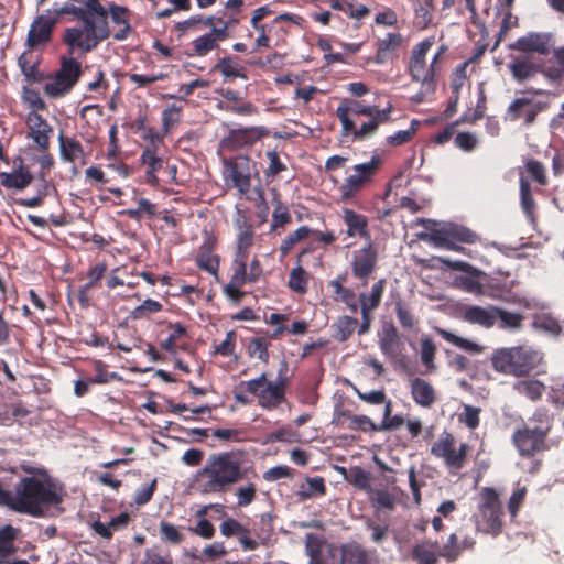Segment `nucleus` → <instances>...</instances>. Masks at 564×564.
Segmentation results:
<instances>
[{"mask_svg":"<svg viewBox=\"0 0 564 564\" xmlns=\"http://www.w3.org/2000/svg\"><path fill=\"white\" fill-rule=\"evenodd\" d=\"M520 204L525 216L533 221L535 218V202L530 184L524 178L520 180Z\"/></svg>","mask_w":564,"mask_h":564,"instance_id":"bf43d9fd","label":"nucleus"},{"mask_svg":"<svg viewBox=\"0 0 564 564\" xmlns=\"http://www.w3.org/2000/svg\"><path fill=\"white\" fill-rule=\"evenodd\" d=\"M131 521V517L128 512H121L117 517H113L109 523L105 524L99 520L91 523V529L96 534L100 535L106 540H111L115 531L126 529Z\"/></svg>","mask_w":564,"mask_h":564,"instance_id":"2f4dec72","label":"nucleus"},{"mask_svg":"<svg viewBox=\"0 0 564 564\" xmlns=\"http://www.w3.org/2000/svg\"><path fill=\"white\" fill-rule=\"evenodd\" d=\"M430 237L435 246L454 251L460 250V247L456 245V241L474 243L478 238L470 229L453 224L441 229L433 230Z\"/></svg>","mask_w":564,"mask_h":564,"instance_id":"2eb2a0df","label":"nucleus"},{"mask_svg":"<svg viewBox=\"0 0 564 564\" xmlns=\"http://www.w3.org/2000/svg\"><path fill=\"white\" fill-rule=\"evenodd\" d=\"M476 546V539L465 534L463 529L452 533L438 551V556L448 563L455 562L465 551H473Z\"/></svg>","mask_w":564,"mask_h":564,"instance_id":"412c9836","label":"nucleus"},{"mask_svg":"<svg viewBox=\"0 0 564 564\" xmlns=\"http://www.w3.org/2000/svg\"><path fill=\"white\" fill-rule=\"evenodd\" d=\"M404 37L399 32H388L384 37L379 39L376 43L375 62L384 64L393 54H395L403 45Z\"/></svg>","mask_w":564,"mask_h":564,"instance_id":"bb28decb","label":"nucleus"},{"mask_svg":"<svg viewBox=\"0 0 564 564\" xmlns=\"http://www.w3.org/2000/svg\"><path fill=\"white\" fill-rule=\"evenodd\" d=\"M400 335L392 323L384 324L379 333V348L389 359L394 360L401 350Z\"/></svg>","mask_w":564,"mask_h":564,"instance_id":"a878e982","label":"nucleus"},{"mask_svg":"<svg viewBox=\"0 0 564 564\" xmlns=\"http://www.w3.org/2000/svg\"><path fill=\"white\" fill-rule=\"evenodd\" d=\"M106 272H107V264L105 262H99L88 270V272H87L88 281L84 285H82L78 290V296H79L80 303H84V301H87L88 292L97 285V283L104 278Z\"/></svg>","mask_w":564,"mask_h":564,"instance_id":"a18cd8bd","label":"nucleus"},{"mask_svg":"<svg viewBox=\"0 0 564 564\" xmlns=\"http://www.w3.org/2000/svg\"><path fill=\"white\" fill-rule=\"evenodd\" d=\"M421 361L427 370H434V358L436 355V346L430 337H423L421 339Z\"/></svg>","mask_w":564,"mask_h":564,"instance_id":"338daca9","label":"nucleus"},{"mask_svg":"<svg viewBox=\"0 0 564 564\" xmlns=\"http://www.w3.org/2000/svg\"><path fill=\"white\" fill-rule=\"evenodd\" d=\"M237 505L239 507H247L251 505L257 497V486L253 482H248L236 489Z\"/></svg>","mask_w":564,"mask_h":564,"instance_id":"774afa93","label":"nucleus"},{"mask_svg":"<svg viewBox=\"0 0 564 564\" xmlns=\"http://www.w3.org/2000/svg\"><path fill=\"white\" fill-rule=\"evenodd\" d=\"M529 421L534 424L531 429L543 432L544 436H549L554 422L553 414L545 406H540L534 410Z\"/></svg>","mask_w":564,"mask_h":564,"instance_id":"09e8293b","label":"nucleus"},{"mask_svg":"<svg viewBox=\"0 0 564 564\" xmlns=\"http://www.w3.org/2000/svg\"><path fill=\"white\" fill-rule=\"evenodd\" d=\"M167 327L170 329V334L166 339L161 343V347L167 352H175L178 339L187 334V329L180 322L169 323Z\"/></svg>","mask_w":564,"mask_h":564,"instance_id":"13d9d810","label":"nucleus"},{"mask_svg":"<svg viewBox=\"0 0 564 564\" xmlns=\"http://www.w3.org/2000/svg\"><path fill=\"white\" fill-rule=\"evenodd\" d=\"M269 135L264 127H247L229 130L221 140V147L228 151H236L242 148L252 147L256 142Z\"/></svg>","mask_w":564,"mask_h":564,"instance_id":"dca6fc26","label":"nucleus"},{"mask_svg":"<svg viewBox=\"0 0 564 564\" xmlns=\"http://www.w3.org/2000/svg\"><path fill=\"white\" fill-rule=\"evenodd\" d=\"M547 391V401L554 408L561 410L564 408V380L562 378L551 379Z\"/></svg>","mask_w":564,"mask_h":564,"instance_id":"680f3d73","label":"nucleus"},{"mask_svg":"<svg viewBox=\"0 0 564 564\" xmlns=\"http://www.w3.org/2000/svg\"><path fill=\"white\" fill-rule=\"evenodd\" d=\"M58 143L61 158L65 162L75 163L77 160L83 159L86 155L83 144L75 138L59 133Z\"/></svg>","mask_w":564,"mask_h":564,"instance_id":"f704fd0d","label":"nucleus"},{"mask_svg":"<svg viewBox=\"0 0 564 564\" xmlns=\"http://www.w3.org/2000/svg\"><path fill=\"white\" fill-rule=\"evenodd\" d=\"M310 274L304 270L302 263H297L289 274L288 288L293 292L304 295L308 290Z\"/></svg>","mask_w":564,"mask_h":564,"instance_id":"49530a36","label":"nucleus"},{"mask_svg":"<svg viewBox=\"0 0 564 564\" xmlns=\"http://www.w3.org/2000/svg\"><path fill=\"white\" fill-rule=\"evenodd\" d=\"M236 231L234 258L230 263V280L224 285V295L234 303H240L246 296L241 289L247 283H257L263 273L261 261L257 256L249 262L257 234L250 217L242 209H237L232 218Z\"/></svg>","mask_w":564,"mask_h":564,"instance_id":"f257e3e1","label":"nucleus"},{"mask_svg":"<svg viewBox=\"0 0 564 564\" xmlns=\"http://www.w3.org/2000/svg\"><path fill=\"white\" fill-rule=\"evenodd\" d=\"M387 285V279L382 278L379 279L376 283L372 284L371 291L369 294L360 293L359 294V302L362 305L377 308L379 307L384 290Z\"/></svg>","mask_w":564,"mask_h":564,"instance_id":"5fc2aeb1","label":"nucleus"},{"mask_svg":"<svg viewBox=\"0 0 564 564\" xmlns=\"http://www.w3.org/2000/svg\"><path fill=\"white\" fill-rule=\"evenodd\" d=\"M512 390L531 402H539L546 391V386L538 379H521L512 384Z\"/></svg>","mask_w":564,"mask_h":564,"instance_id":"72a5a7b5","label":"nucleus"},{"mask_svg":"<svg viewBox=\"0 0 564 564\" xmlns=\"http://www.w3.org/2000/svg\"><path fill=\"white\" fill-rule=\"evenodd\" d=\"M540 73L550 82L558 83L564 77V46L554 48L553 56L541 66Z\"/></svg>","mask_w":564,"mask_h":564,"instance_id":"473e14b6","label":"nucleus"},{"mask_svg":"<svg viewBox=\"0 0 564 564\" xmlns=\"http://www.w3.org/2000/svg\"><path fill=\"white\" fill-rule=\"evenodd\" d=\"M162 308L163 305L159 301L147 299L131 311L130 317L132 319L148 318L150 315L161 312Z\"/></svg>","mask_w":564,"mask_h":564,"instance_id":"e2e57ef3","label":"nucleus"},{"mask_svg":"<svg viewBox=\"0 0 564 564\" xmlns=\"http://www.w3.org/2000/svg\"><path fill=\"white\" fill-rule=\"evenodd\" d=\"M381 164V158L375 154L370 161L351 166L350 171L352 173L348 174L341 183L336 177H330L334 184H338L339 200L349 203L358 197L364 189L370 187Z\"/></svg>","mask_w":564,"mask_h":564,"instance_id":"6e6552de","label":"nucleus"},{"mask_svg":"<svg viewBox=\"0 0 564 564\" xmlns=\"http://www.w3.org/2000/svg\"><path fill=\"white\" fill-rule=\"evenodd\" d=\"M288 364L282 361L278 378L272 381L268 378L267 372H262L259 377L241 381L235 392V399L241 404L249 403V400L242 394L247 392L257 398L258 405L267 411L276 410L286 401V389L289 387V378L285 376Z\"/></svg>","mask_w":564,"mask_h":564,"instance_id":"39448f33","label":"nucleus"},{"mask_svg":"<svg viewBox=\"0 0 564 564\" xmlns=\"http://www.w3.org/2000/svg\"><path fill=\"white\" fill-rule=\"evenodd\" d=\"M216 245V238L207 236L199 246L194 261L198 269L206 271L218 280L220 257L215 253Z\"/></svg>","mask_w":564,"mask_h":564,"instance_id":"4be33fe9","label":"nucleus"},{"mask_svg":"<svg viewBox=\"0 0 564 564\" xmlns=\"http://www.w3.org/2000/svg\"><path fill=\"white\" fill-rule=\"evenodd\" d=\"M327 488L325 479L321 476L305 477L304 481L299 485L295 495L299 501H306L313 498H319L326 495Z\"/></svg>","mask_w":564,"mask_h":564,"instance_id":"7c9ffc66","label":"nucleus"},{"mask_svg":"<svg viewBox=\"0 0 564 564\" xmlns=\"http://www.w3.org/2000/svg\"><path fill=\"white\" fill-rule=\"evenodd\" d=\"M240 452H220L210 454L203 467L193 477V488L203 495H224L243 480Z\"/></svg>","mask_w":564,"mask_h":564,"instance_id":"f03ea898","label":"nucleus"},{"mask_svg":"<svg viewBox=\"0 0 564 564\" xmlns=\"http://www.w3.org/2000/svg\"><path fill=\"white\" fill-rule=\"evenodd\" d=\"M511 443L523 458H533L536 454L550 448L543 432L533 430L525 423L513 431Z\"/></svg>","mask_w":564,"mask_h":564,"instance_id":"ddd939ff","label":"nucleus"},{"mask_svg":"<svg viewBox=\"0 0 564 564\" xmlns=\"http://www.w3.org/2000/svg\"><path fill=\"white\" fill-rule=\"evenodd\" d=\"M516 281L509 273L485 276L484 296L507 303H519L520 299L512 292Z\"/></svg>","mask_w":564,"mask_h":564,"instance_id":"f3484780","label":"nucleus"},{"mask_svg":"<svg viewBox=\"0 0 564 564\" xmlns=\"http://www.w3.org/2000/svg\"><path fill=\"white\" fill-rule=\"evenodd\" d=\"M137 205L135 208H128L122 214L135 221H140L144 216L151 219L158 215V206L147 198H139Z\"/></svg>","mask_w":564,"mask_h":564,"instance_id":"3c124183","label":"nucleus"},{"mask_svg":"<svg viewBox=\"0 0 564 564\" xmlns=\"http://www.w3.org/2000/svg\"><path fill=\"white\" fill-rule=\"evenodd\" d=\"M370 501L376 509L392 511L395 508V497L384 489L373 490L370 496Z\"/></svg>","mask_w":564,"mask_h":564,"instance_id":"0e129e2a","label":"nucleus"},{"mask_svg":"<svg viewBox=\"0 0 564 564\" xmlns=\"http://www.w3.org/2000/svg\"><path fill=\"white\" fill-rule=\"evenodd\" d=\"M25 123L29 129L28 138L33 140L39 151H48L53 127L36 111L26 115Z\"/></svg>","mask_w":564,"mask_h":564,"instance_id":"aec40b11","label":"nucleus"},{"mask_svg":"<svg viewBox=\"0 0 564 564\" xmlns=\"http://www.w3.org/2000/svg\"><path fill=\"white\" fill-rule=\"evenodd\" d=\"M392 111L391 102L380 109L377 105L345 98L335 113L341 124L343 137H351L354 141H365L375 135L381 124L391 120Z\"/></svg>","mask_w":564,"mask_h":564,"instance_id":"20e7f679","label":"nucleus"},{"mask_svg":"<svg viewBox=\"0 0 564 564\" xmlns=\"http://www.w3.org/2000/svg\"><path fill=\"white\" fill-rule=\"evenodd\" d=\"M411 395L416 404L430 409L436 402V392L433 386L422 378H414L410 382Z\"/></svg>","mask_w":564,"mask_h":564,"instance_id":"c756f323","label":"nucleus"},{"mask_svg":"<svg viewBox=\"0 0 564 564\" xmlns=\"http://www.w3.org/2000/svg\"><path fill=\"white\" fill-rule=\"evenodd\" d=\"M18 64L29 84L41 83L47 77L39 69V61H33L31 53H23L19 57Z\"/></svg>","mask_w":564,"mask_h":564,"instance_id":"58836bf2","label":"nucleus"},{"mask_svg":"<svg viewBox=\"0 0 564 564\" xmlns=\"http://www.w3.org/2000/svg\"><path fill=\"white\" fill-rule=\"evenodd\" d=\"M434 36H429L413 46L410 62L409 73L413 82L421 83L422 87L430 93H434L436 88V79H433V67L426 65V54L434 45Z\"/></svg>","mask_w":564,"mask_h":564,"instance_id":"9d476101","label":"nucleus"},{"mask_svg":"<svg viewBox=\"0 0 564 564\" xmlns=\"http://www.w3.org/2000/svg\"><path fill=\"white\" fill-rule=\"evenodd\" d=\"M436 332L444 340L470 355H477L484 351V347L481 345L467 338L460 337L447 329L436 328Z\"/></svg>","mask_w":564,"mask_h":564,"instance_id":"79ce46f5","label":"nucleus"},{"mask_svg":"<svg viewBox=\"0 0 564 564\" xmlns=\"http://www.w3.org/2000/svg\"><path fill=\"white\" fill-rule=\"evenodd\" d=\"M341 219L346 226L345 234L348 238H360L366 240V242L371 241L369 220L367 216L351 208L345 207L341 209Z\"/></svg>","mask_w":564,"mask_h":564,"instance_id":"b1692460","label":"nucleus"},{"mask_svg":"<svg viewBox=\"0 0 564 564\" xmlns=\"http://www.w3.org/2000/svg\"><path fill=\"white\" fill-rule=\"evenodd\" d=\"M414 18L413 24L419 30L426 29L433 20L434 1L433 0H411Z\"/></svg>","mask_w":564,"mask_h":564,"instance_id":"4c0bfd02","label":"nucleus"},{"mask_svg":"<svg viewBox=\"0 0 564 564\" xmlns=\"http://www.w3.org/2000/svg\"><path fill=\"white\" fill-rule=\"evenodd\" d=\"M495 310L496 306L494 305L487 307L470 305L465 307L462 318L469 324L489 329L495 326Z\"/></svg>","mask_w":564,"mask_h":564,"instance_id":"cd10ccee","label":"nucleus"},{"mask_svg":"<svg viewBox=\"0 0 564 564\" xmlns=\"http://www.w3.org/2000/svg\"><path fill=\"white\" fill-rule=\"evenodd\" d=\"M475 273L476 276L459 278V284L466 292L484 296L486 274L478 270H475Z\"/></svg>","mask_w":564,"mask_h":564,"instance_id":"052dcab7","label":"nucleus"},{"mask_svg":"<svg viewBox=\"0 0 564 564\" xmlns=\"http://www.w3.org/2000/svg\"><path fill=\"white\" fill-rule=\"evenodd\" d=\"M55 24L56 19L54 18L45 15H39L35 18L28 33L26 44L30 47H36L50 42Z\"/></svg>","mask_w":564,"mask_h":564,"instance_id":"393cba45","label":"nucleus"},{"mask_svg":"<svg viewBox=\"0 0 564 564\" xmlns=\"http://www.w3.org/2000/svg\"><path fill=\"white\" fill-rule=\"evenodd\" d=\"M19 533L20 529L11 524H6L0 528V557L7 560L18 551L15 541Z\"/></svg>","mask_w":564,"mask_h":564,"instance_id":"a19ab883","label":"nucleus"},{"mask_svg":"<svg viewBox=\"0 0 564 564\" xmlns=\"http://www.w3.org/2000/svg\"><path fill=\"white\" fill-rule=\"evenodd\" d=\"M312 232H314L313 228L308 226H301L292 232L288 234L281 241L279 247V252L281 257H286L291 250L302 240L308 238Z\"/></svg>","mask_w":564,"mask_h":564,"instance_id":"c03bdc74","label":"nucleus"},{"mask_svg":"<svg viewBox=\"0 0 564 564\" xmlns=\"http://www.w3.org/2000/svg\"><path fill=\"white\" fill-rule=\"evenodd\" d=\"M106 11V22H108V17L110 18L111 23L115 26V31L112 33V37L116 41H124L132 33L133 29L131 26V17L132 11L128 7H123L117 4L115 2H110L108 7H105Z\"/></svg>","mask_w":564,"mask_h":564,"instance_id":"6ab92c4d","label":"nucleus"},{"mask_svg":"<svg viewBox=\"0 0 564 564\" xmlns=\"http://www.w3.org/2000/svg\"><path fill=\"white\" fill-rule=\"evenodd\" d=\"M359 322L356 317L340 316L333 324L334 335L333 337L339 341H346L358 327Z\"/></svg>","mask_w":564,"mask_h":564,"instance_id":"de8ad7c7","label":"nucleus"},{"mask_svg":"<svg viewBox=\"0 0 564 564\" xmlns=\"http://www.w3.org/2000/svg\"><path fill=\"white\" fill-rule=\"evenodd\" d=\"M546 108V104L532 98H516L507 108L506 119L510 121L523 120L525 126L534 123L538 113Z\"/></svg>","mask_w":564,"mask_h":564,"instance_id":"a211bd4d","label":"nucleus"},{"mask_svg":"<svg viewBox=\"0 0 564 564\" xmlns=\"http://www.w3.org/2000/svg\"><path fill=\"white\" fill-rule=\"evenodd\" d=\"M379 254L372 241L352 251L350 260L351 274L366 286L378 268Z\"/></svg>","mask_w":564,"mask_h":564,"instance_id":"4468645a","label":"nucleus"},{"mask_svg":"<svg viewBox=\"0 0 564 564\" xmlns=\"http://www.w3.org/2000/svg\"><path fill=\"white\" fill-rule=\"evenodd\" d=\"M82 76V65L73 57H63L61 68L51 82H47L43 90L50 98H62L74 88Z\"/></svg>","mask_w":564,"mask_h":564,"instance_id":"f8f14e48","label":"nucleus"},{"mask_svg":"<svg viewBox=\"0 0 564 564\" xmlns=\"http://www.w3.org/2000/svg\"><path fill=\"white\" fill-rule=\"evenodd\" d=\"M542 65L543 64H534L529 59L517 58L509 64V69L512 74V77L517 82L521 83L533 78L536 73H540Z\"/></svg>","mask_w":564,"mask_h":564,"instance_id":"37998d69","label":"nucleus"},{"mask_svg":"<svg viewBox=\"0 0 564 564\" xmlns=\"http://www.w3.org/2000/svg\"><path fill=\"white\" fill-rule=\"evenodd\" d=\"M394 313L403 329H413L419 324V318L414 315L410 305L402 300L394 303Z\"/></svg>","mask_w":564,"mask_h":564,"instance_id":"603ef678","label":"nucleus"},{"mask_svg":"<svg viewBox=\"0 0 564 564\" xmlns=\"http://www.w3.org/2000/svg\"><path fill=\"white\" fill-rule=\"evenodd\" d=\"M182 109V105L171 104L163 110L162 127L165 133H169L174 124L181 121Z\"/></svg>","mask_w":564,"mask_h":564,"instance_id":"69168bd1","label":"nucleus"},{"mask_svg":"<svg viewBox=\"0 0 564 564\" xmlns=\"http://www.w3.org/2000/svg\"><path fill=\"white\" fill-rule=\"evenodd\" d=\"M272 204L274 208L272 212L270 232H278L279 229H283L292 223V216L288 205L282 202L278 192L273 193Z\"/></svg>","mask_w":564,"mask_h":564,"instance_id":"c9c22d12","label":"nucleus"},{"mask_svg":"<svg viewBox=\"0 0 564 564\" xmlns=\"http://www.w3.org/2000/svg\"><path fill=\"white\" fill-rule=\"evenodd\" d=\"M216 48H218V46L215 44L214 40L210 37L208 33H205L192 41L189 48L186 52V55L188 57H203Z\"/></svg>","mask_w":564,"mask_h":564,"instance_id":"864d4df0","label":"nucleus"},{"mask_svg":"<svg viewBox=\"0 0 564 564\" xmlns=\"http://www.w3.org/2000/svg\"><path fill=\"white\" fill-rule=\"evenodd\" d=\"M524 316L520 313L509 312L496 306L495 325L498 328L509 332H516L522 327Z\"/></svg>","mask_w":564,"mask_h":564,"instance_id":"ea45409f","label":"nucleus"},{"mask_svg":"<svg viewBox=\"0 0 564 564\" xmlns=\"http://www.w3.org/2000/svg\"><path fill=\"white\" fill-rule=\"evenodd\" d=\"M511 50L547 55L552 48V34L530 32L510 45Z\"/></svg>","mask_w":564,"mask_h":564,"instance_id":"5701e85b","label":"nucleus"},{"mask_svg":"<svg viewBox=\"0 0 564 564\" xmlns=\"http://www.w3.org/2000/svg\"><path fill=\"white\" fill-rule=\"evenodd\" d=\"M43 478L36 476L23 477L8 492V509L19 513L39 517L44 507L56 506L63 501V490L46 471L40 473Z\"/></svg>","mask_w":564,"mask_h":564,"instance_id":"7ed1b4c3","label":"nucleus"},{"mask_svg":"<svg viewBox=\"0 0 564 564\" xmlns=\"http://www.w3.org/2000/svg\"><path fill=\"white\" fill-rule=\"evenodd\" d=\"M33 181V176L28 169L20 167L13 172H1L0 183L6 188H14L17 191H23Z\"/></svg>","mask_w":564,"mask_h":564,"instance_id":"e433bc0d","label":"nucleus"},{"mask_svg":"<svg viewBox=\"0 0 564 564\" xmlns=\"http://www.w3.org/2000/svg\"><path fill=\"white\" fill-rule=\"evenodd\" d=\"M213 72L220 73L225 77V79L247 78L246 74L243 73V69L230 56L220 58L213 66Z\"/></svg>","mask_w":564,"mask_h":564,"instance_id":"8fccbe9b","label":"nucleus"},{"mask_svg":"<svg viewBox=\"0 0 564 564\" xmlns=\"http://www.w3.org/2000/svg\"><path fill=\"white\" fill-rule=\"evenodd\" d=\"M341 564H370V560L361 546L349 544L343 547Z\"/></svg>","mask_w":564,"mask_h":564,"instance_id":"6e6d98bb","label":"nucleus"},{"mask_svg":"<svg viewBox=\"0 0 564 564\" xmlns=\"http://www.w3.org/2000/svg\"><path fill=\"white\" fill-rule=\"evenodd\" d=\"M543 360L542 354L528 346H512L495 349L490 357L495 371L516 378L536 373Z\"/></svg>","mask_w":564,"mask_h":564,"instance_id":"423d86ee","label":"nucleus"},{"mask_svg":"<svg viewBox=\"0 0 564 564\" xmlns=\"http://www.w3.org/2000/svg\"><path fill=\"white\" fill-rule=\"evenodd\" d=\"M503 506L499 492L494 487L479 490L477 511L473 516L476 531L498 536L503 530Z\"/></svg>","mask_w":564,"mask_h":564,"instance_id":"0eeeda50","label":"nucleus"},{"mask_svg":"<svg viewBox=\"0 0 564 564\" xmlns=\"http://www.w3.org/2000/svg\"><path fill=\"white\" fill-rule=\"evenodd\" d=\"M436 546V542L434 544L421 543L415 545L412 550L413 560L416 564H437Z\"/></svg>","mask_w":564,"mask_h":564,"instance_id":"4d7b16f0","label":"nucleus"},{"mask_svg":"<svg viewBox=\"0 0 564 564\" xmlns=\"http://www.w3.org/2000/svg\"><path fill=\"white\" fill-rule=\"evenodd\" d=\"M338 425L351 431L378 432V424L373 423L367 415H356L349 410L340 411L336 416Z\"/></svg>","mask_w":564,"mask_h":564,"instance_id":"c85d7f7f","label":"nucleus"},{"mask_svg":"<svg viewBox=\"0 0 564 564\" xmlns=\"http://www.w3.org/2000/svg\"><path fill=\"white\" fill-rule=\"evenodd\" d=\"M468 451L469 445L466 443H460L456 447L455 436L446 431L440 435L431 447V454L442 459L451 471H458L466 465Z\"/></svg>","mask_w":564,"mask_h":564,"instance_id":"9b49d317","label":"nucleus"},{"mask_svg":"<svg viewBox=\"0 0 564 564\" xmlns=\"http://www.w3.org/2000/svg\"><path fill=\"white\" fill-rule=\"evenodd\" d=\"M258 174L256 163L247 155H237L224 162V180L228 187L246 195L251 189V177Z\"/></svg>","mask_w":564,"mask_h":564,"instance_id":"1a4fd4ad","label":"nucleus"}]
</instances>
